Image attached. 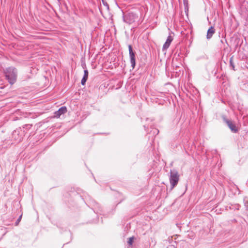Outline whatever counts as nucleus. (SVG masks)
<instances>
[{"mask_svg":"<svg viewBox=\"0 0 248 248\" xmlns=\"http://www.w3.org/2000/svg\"><path fill=\"white\" fill-rule=\"evenodd\" d=\"M84 77L87 78L88 77V71L87 69L84 70Z\"/></svg>","mask_w":248,"mask_h":248,"instance_id":"15","label":"nucleus"},{"mask_svg":"<svg viewBox=\"0 0 248 248\" xmlns=\"http://www.w3.org/2000/svg\"><path fill=\"white\" fill-rule=\"evenodd\" d=\"M156 131H157V133H158V130L157 129H155Z\"/></svg>","mask_w":248,"mask_h":248,"instance_id":"21","label":"nucleus"},{"mask_svg":"<svg viewBox=\"0 0 248 248\" xmlns=\"http://www.w3.org/2000/svg\"><path fill=\"white\" fill-rule=\"evenodd\" d=\"M102 3L104 4L105 6L107 8V9H109V6L108 4L107 3V2L105 0H102Z\"/></svg>","mask_w":248,"mask_h":248,"instance_id":"14","label":"nucleus"},{"mask_svg":"<svg viewBox=\"0 0 248 248\" xmlns=\"http://www.w3.org/2000/svg\"><path fill=\"white\" fill-rule=\"evenodd\" d=\"M67 112V108L65 107L60 108L59 110L55 112V116L57 118H59L61 115Z\"/></svg>","mask_w":248,"mask_h":248,"instance_id":"7","label":"nucleus"},{"mask_svg":"<svg viewBox=\"0 0 248 248\" xmlns=\"http://www.w3.org/2000/svg\"><path fill=\"white\" fill-rule=\"evenodd\" d=\"M167 248H176L173 245H170Z\"/></svg>","mask_w":248,"mask_h":248,"instance_id":"20","label":"nucleus"},{"mask_svg":"<svg viewBox=\"0 0 248 248\" xmlns=\"http://www.w3.org/2000/svg\"><path fill=\"white\" fill-rule=\"evenodd\" d=\"M88 78H85V77H83L82 79H81V84L82 85H84L87 80Z\"/></svg>","mask_w":248,"mask_h":248,"instance_id":"12","label":"nucleus"},{"mask_svg":"<svg viewBox=\"0 0 248 248\" xmlns=\"http://www.w3.org/2000/svg\"><path fill=\"white\" fill-rule=\"evenodd\" d=\"M32 125L31 124H26L25 125L23 126V128L24 129V128H26V129H30Z\"/></svg>","mask_w":248,"mask_h":248,"instance_id":"17","label":"nucleus"},{"mask_svg":"<svg viewBox=\"0 0 248 248\" xmlns=\"http://www.w3.org/2000/svg\"><path fill=\"white\" fill-rule=\"evenodd\" d=\"M24 132V131H22L21 129H16L12 133V138L16 142H20L23 139Z\"/></svg>","mask_w":248,"mask_h":248,"instance_id":"4","label":"nucleus"},{"mask_svg":"<svg viewBox=\"0 0 248 248\" xmlns=\"http://www.w3.org/2000/svg\"><path fill=\"white\" fill-rule=\"evenodd\" d=\"M4 73L8 82L11 84H13L16 79L17 71L16 69L14 67H9L5 70Z\"/></svg>","mask_w":248,"mask_h":248,"instance_id":"1","label":"nucleus"},{"mask_svg":"<svg viewBox=\"0 0 248 248\" xmlns=\"http://www.w3.org/2000/svg\"><path fill=\"white\" fill-rule=\"evenodd\" d=\"M224 122L226 124L229 128L233 133H236L238 131V128L234 122L231 120L227 119L225 117L223 118Z\"/></svg>","mask_w":248,"mask_h":248,"instance_id":"5","label":"nucleus"},{"mask_svg":"<svg viewBox=\"0 0 248 248\" xmlns=\"http://www.w3.org/2000/svg\"><path fill=\"white\" fill-rule=\"evenodd\" d=\"M244 203L245 206L247 209L248 210V199H244Z\"/></svg>","mask_w":248,"mask_h":248,"instance_id":"16","label":"nucleus"},{"mask_svg":"<svg viewBox=\"0 0 248 248\" xmlns=\"http://www.w3.org/2000/svg\"><path fill=\"white\" fill-rule=\"evenodd\" d=\"M138 18V16L134 13H129L123 16V20L124 22L131 24Z\"/></svg>","mask_w":248,"mask_h":248,"instance_id":"3","label":"nucleus"},{"mask_svg":"<svg viewBox=\"0 0 248 248\" xmlns=\"http://www.w3.org/2000/svg\"><path fill=\"white\" fill-rule=\"evenodd\" d=\"M173 39V37L171 35H170L168 36L165 43L164 44V45L163 46V47H162L163 51L167 50L169 47Z\"/></svg>","mask_w":248,"mask_h":248,"instance_id":"6","label":"nucleus"},{"mask_svg":"<svg viewBox=\"0 0 248 248\" xmlns=\"http://www.w3.org/2000/svg\"><path fill=\"white\" fill-rule=\"evenodd\" d=\"M130 63L131 67H132V69H134L135 68V65H136V59L135 57H132L130 58Z\"/></svg>","mask_w":248,"mask_h":248,"instance_id":"10","label":"nucleus"},{"mask_svg":"<svg viewBox=\"0 0 248 248\" xmlns=\"http://www.w3.org/2000/svg\"><path fill=\"white\" fill-rule=\"evenodd\" d=\"M133 239L132 237H130L129 238V240L128 241H127V243L129 245H131L133 243Z\"/></svg>","mask_w":248,"mask_h":248,"instance_id":"18","label":"nucleus"},{"mask_svg":"<svg viewBox=\"0 0 248 248\" xmlns=\"http://www.w3.org/2000/svg\"><path fill=\"white\" fill-rule=\"evenodd\" d=\"M215 29L213 27H211L207 31L206 38L207 39H210L215 33Z\"/></svg>","mask_w":248,"mask_h":248,"instance_id":"8","label":"nucleus"},{"mask_svg":"<svg viewBox=\"0 0 248 248\" xmlns=\"http://www.w3.org/2000/svg\"><path fill=\"white\" fill-rule=\"evenodd\" d=\"M22 218V215H20L19 217L18 218V219L16 220V222H15V225L16 226L18 225L19 222L20 221Z\"/></svg>","mask_w":248,"mask_h":248,"instance_id":"13","label":"nucleus"},{"mask_svg":"<svg viewBox=\"0 0 248 248\" xmlns=\"http://www.w3.org/2000/svg\"><path fill=\"white\" fill-rule=\"evenodd\" d=\"M169 180L171 186L170 189L172 190L177 185L179 180V175L176 170H170Z\"/></svg>","mask_w":248,"mask_h":248,"instance_id":"2","label":"nucleus"},{"mask_svg":"<svg viewBox=\"0 0 248 248\" xmlns=\"http://www.w3.org/2000/svg\"><path fill=\"white\" fill-rule=\"evenodd\" d=\"M128 50H129L130 58H132V57H135V52L133 51L132 47L131 45L128 46Z\"/></svg>","mask_w":248,"mask_h":248,"instance_id":"9","label":"nucleus"},{"mask_svg":"<svg viewBox=\"0 0 248 248\" xmlns=\"http://www.w3.org/2000/svg\"><path fill=\"white\" fill-rule=\"evenodd\" d=\"M184 3L185 6V9H186V7L187 6V0H184Z\"/></svg>","mask_w":248,"mask_h":248,"instance_id":"19","label":"nucleus"},{"mask_svg":"<svg viewBox=\"0 0 248 248\" xmlns=\"http://www.w3.org/2000/svg\"><path fill=\"white\" fill-rule=\"evenodd\" d=\"M88 78H85V77H83L82 79H81V84L82 85H84L87 80Z\"/></svg>","mask_w":248,"mask_h":248,"instance_id":"11","label":"nucleus"}]
</instances>
